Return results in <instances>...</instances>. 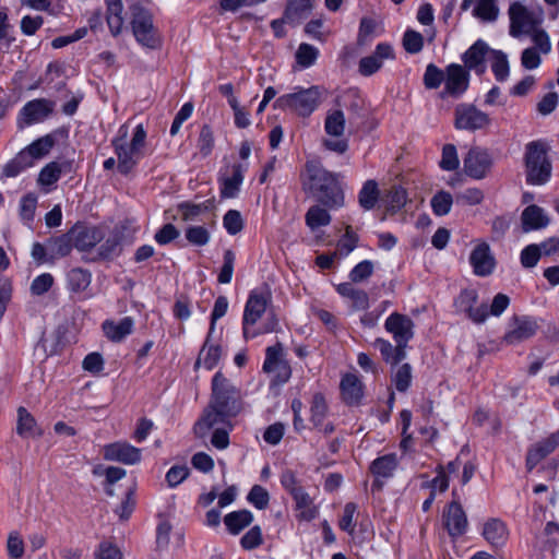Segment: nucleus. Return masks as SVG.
Segmentation results:
<instances>
[{"label":"nucleus","mask_w":559,"mask_h":559,"mask_svg":"<svg viewBox=\"0 0 559 559\" xmlns=\"http://www.w3.org/2000/svg\"><path fill=\"white\" fill-rule=\"evenodd\" d=\"M483 535L492 546L499 547L506 543L508 538V530L502 521L491 519L485 523Z\"/></svg>","instance_id":"c9c22d12"},{"label":"nucleus","mask_w":559,"mask_h":559,"mask_svg":"<svg viewBox=\"0 0 559 559\" xmlns=\"http://www.w3.org/2000/svg\"><path fill=\"white\" fill-rule=\"evenodd\" d=\"M254 516L251 511L247 509L229 512L224 518L226 530L231 535L240 534L246 527L250 526Z\"/></svg>","instance_id":"2f4dec72"},{"label":"nucleus","mask_w":559,"mask_h":559,"mask_svg":"<svg viewBox=\"0 0 559 559\" xmlns=\"http://www.w3.org/2000/svg\"><path fill=\"white\" fill-rule=\"evenodd\" d=\"M444 92L454 97L462 95L468 87L469 72H445Z\"/></svg>","instance_id":"e433bc0d"},{"label":"nucleus","mask_w":559,"mask_h":559,"mask_svg":"<svg viewBox=\"0 0 559 559\" xmlns=\"http://www.w3.org/2000/svg\"><path fill=\"white\" fill-rule=\"evenodd\" d=\"M248 168V163H234L226 167L225 171L221 169L218 177L221 198L234 199L238 197Z\"/></svg>","instance_id":"ddd939ff"},{"label":"nucleus","mask_w":559,"mask_h":559,"mask_svg":"<svg viewBox=\"0 0 559 559\" xmlns=\"http://www.w3.org/2000/svg\"><path fill=\"white\" fill-rule=\"evenodd\" d=\"M243 407L240 389L217 371L212 378L210 402L194 425L195 435L204 436L218 424L230 425V419L237 417Z\"/></svg>","instance_id":"f257e3e1"},{"label":"nucleus","mask_w":559,"mask_h":559,"mask_svg":"<svg viewBox=\"0 0 559 559\" xmlns=\"http://www.w3.org/2000/svg\"><path fill=\"white\" fill-rule=\"evenodd\" d=\"M443 525L452 538H457L466 533L467 516L459 501L453 500L443 510Z\"/></svg>","instance_id":"6ab92c4d"},{"label":"nucleus","mask_w":559,"mask_h":559,"mask_svg":"<svg viewBox=\"0 0 559 559\" xmlns=\"http://www.w3.org/2000/svg\"><path fill=\"white\" fill-rule=\"evenodd\" d=\"M129 26L138 44L148 49L162 46L163 37L154 23V14L140 1L128 5Z\"/></svg>","instance_id":"f03ea898"},{"label":"nucleus","mask_w":559,"mask_h":559,"mask_svg":"<svg viewBox=\"0 0 559 559\" xmlns=\"http://www.w3.org/2000/svg\"><path fill=\"white\" fill-rule=\"evenodd\" d=\"M62 174V166L58 162H50L39 171L37 183L41 187H50L58 182Z\"/></svg>","instance_id":"49530a36"},{"label":"nucleus","mask_w":559,"mask_h":559,"mask_svg":"<svg viewBox=\"0 0 559 559\" xmlns=\"http://www.w3.org/2000/svg\"><path fill=\"white\" fill-rule=\"evenodd\" d=\"M454 126L459 130L476 131L488 127L489 116L472 104H459L454 110Z\"/></svg>","instance_id":"f8f14e48"},{"label":"nucleus","mask_w":559,"mask_h":559,"mask_svg":"<svg viewBox=\"0 0 559 559\" xmlns=\"http://www.w3.org/2000/svg\"><path fill=\"white\" fill-rule=\"evenodd\" d=\"M498 14L497 0H477L473 9V15L485 22L496 21Z\"/></svg>","instance_id":"a18cd8bd"},{"label":"nucleus","mask_w":559,"mask_h":559,"mask_svg":"<svg viewBox=\"0 0 559 559\" xmlns=\"http://www.w3.org/2000/svg\"><path fill=\"white\" fill-rule=\"evenodd\" d=\"M469 264L476 276H490L496 269L497 261L490 246L483 241L477 243L469 254Z\"/></svg>","instance_id":"2eb2a0df"},{"label":"nucleus","mask_w":559,"mask_h":559,"mask_svg":"<svg viewBox=\"0 0 559 559\" xmlns=\"http://www.w3.org/2000/svg\"><path fill=\"white\" fill-rule=\"evenodd\" d=\"M395 389L399 392H406L412 382V367L409 364H403L399 367L392 378Z\"/></svg>","instance_id":"052dcab7"},{"label":"nucleus","mask_w":559,"mask_h":559,"mask_svg":"<svg viewBox=\"0 0 559 559\" xmlns=\"http://www.w3.org/2000/svg\"><path fill=\"white\" fill-rule=\"evenodd\" d=\"M145 141L146 131L140 123L134 128L130 143L117 145L114 148L118 159L117 169L121 175L127 176L136 167L144 155L142 150L145 146Z\"/></svg>","instance_id":"423d86ee"},{"label":"nucleus","mask_w":559,"mask_h":559,"mask_svg":"<svg viewBox=\"0 0 559 559\" xmlns=\"http://www.w3.org/2000/svg\"><path fill=\"white\" fill-rule=\"evenodd\" d=\"M402 45L406 52L418 53L424 47V36L413 28H407L403 34Z\"/></svg>","instance_id":"09e8293b"},{"label":"nucleus","mask_w":559,"mask_h":559,"mask_svg":"<svg viewBox=\"0 0 559 559\" xmlns=\"http://www.w3.org/2000/svg\"><path fill=\"white\" fill-rule=\"evenodd\" d=\"M548 152V144L542 140L532 141L525 145L523 160L526 183L543 186L550 180L552 164Z\"/></svg>","instance_id":"7ed1b4c3"},{"label":"nucleus","mask_w":559,"mask_h":559,"mask_svg":"<svg viewBox=\"0 0 559 559\" xmlns=\"http://www.w3.org/2000/svg\"><path fill=\"white\" fill-rule=\"evenodd\" d=\"M317 202L332 210L344 204V193L337 176L317 167Z\"/></svg>","instance_id":"6e6552de"},{"label":"nucleus","mask_w":559,"mask_h":559,"mask_svg":"<svg viewBox=\"0 0 559 559\" xmlns=\"http://www.w3.org/2000/svg\"><path fill=\"white\" fill-rule=\"evenodd\" d=\"M342 399L347 405H358L362 397V384L359 379L353 374L347 373L341 380Z\"/></svg>","instance_id":"c756f323"},{"label":"nucleus","mask_w":559,"mask_h":559,"mask_svg":"<svg viewBox=\"0 0 559 559\" xmlns=\"http://www.w3.org/2000/svg\"><path fill=\"white\" fill-rule=\"evenodd\" d=\"M106 12L105 19L112 36H118L124 27L122 0H104Z\"/></svg>","instance_id":"bb28decb"},{"label":"nucleus","mask_w":559,"mask_h":559,"mask_svg":"<svg viewBox=\"0 0 559 559\" xmlns=\"http://www.w3.org/2000/svg\"><path fill=\"white\" fill-rule=\"evenodd\" d=\"M430 204L437 216H444L451 211L453 204L452 194L448 191H439L431 198Z\"/></svg>","instance_id":"8fccbe9b"},{"label":"nucleus","mask_w":559,"mask_h":559,"mask_svg":"<svg viewBox=\"0 0 559 559\" xmlns=\"http://www.w3.org/2000/svg\"><path fill=\"white\" fill-rule=\"evenodd\" d=\"M55 106L56 103L48 98H36L27 102L19 111L17 128L22 130L45 121L53 114Z\"/></svg>","instance_id":"1a4fd4ad"},{"label":"nucleus","mask_w":559,"mask_h":559,"mask_svg":"<svg viewBox=\"0 0 559 559\" xmlns=\"http://www.w3.org/2000/svg\"><path fill=\"white\" fill-rule=\"evenodd\" d=\"M395 59V51L390 43H379L373 52L359 61L358 70H380L385 60Z\"/></svg>","instance_id":"393cba45"},{"label":"nucleus","mask_w":559,"mask_h":559,"mask_svg":"<svg viewBox=\"0 0 559 559\" xmlns=\"http://www.w3.org/2000/svg\"><path fill=\"white\" fill-rule=\"evenodd\" d=\"M180 233L177 227L171 223H167L155 233L154 240L158 245L165 246L177 239Z\"/></svg>","instance_id":"338daca9"},{"label":"nucleus","mask_w":559,"mask_h":559,"mask_svg":"<svg viewBox=\"0 0 559 559\" xmlns=\"http://www.w3.org/2000/svg\"><path fill=\"white\" fill-rule=\"evenodd\" d=\"M325 132L331 136H342L345 130V118L342 110L330 112L324 121Z\"/></svg>","instance_id":"de8ad7c7"},{"label":"nucleus","mask_w":559,"mask_h":559,"mask_svg":"<svg viewBox=\"0 0 559 559\" xmlns=\"http://www.w3.org/2000/svg\"><path fill=\"white\" fill-rule=\"evenodd\" d=\"M274 107L283 110L289 109L301 117H309L314 110L313 87L282 95L275 100Z\"/></svg>","instance_id":"9d476101"},{"label":"nucleus","mask_w":559,"mask_h":559,"mask_svg":"<svg viewBox=\"0 0 559 559\" xmlns=\"http://www.w3.org/2000/svg\"><path fill=\"white\" fill-rule=\"evenodd\" d=\"M198 147L200 153L203 156H209L214 147V136L213 131L210 126L205 124L202 127L199 139H198Z\"/></svg>","instance_id":"0e129e2a"},{"label":"nucleus","mask_w":559,"mask_h":559,"mask_svg":"<svg viewBox=\"0 0 559 559\" xmlns=\"http://www.w3.org/2000/svg\"><path fill=\"white\" fill-rule=\"evenodd\" d=\"M465 70H510L508 55L478 38L462 55Z\"/></svg>","instance_id":"20e7f679"},{"label":"nucleus","mask_w":559,"mask_h":559,"mask_svg":"<svg viewBox=\"0 0 559 559\" xmlns=\"http://www.w3.org/2000/svg\"><path fill=\"white\" fill-rule=\"evenodd\" d=\"M540 259V247L538 245H528L522 251L520 255L521 264L523 267H534Z\"/></svg>","instance_id":"69168bd1"},{"label":"nucleus","mask_w":559,"mask_h":559,"mask_svg":"<svg viewBox=\"0 0 559 559\" xmlns=\"http://www.w3.org/2000/svg\"><path fill=\"white\" fill-rule=\"evenodd\" d=\"M524 231L537 230L548 226L549 218L545 211L535 204L526 206L521 215Z\"/></svg>","instance_id":"c85d7f7f"},{"label":"nucleus","mask_w":559,"mask_h":559,"mask_svg":"<svg viewBox=\"0 0 559 559\" xmlns=\"http://www.w3.org/2000/svg\"><path fill=\"white\" fill-rule=\"evenodd\" d=\"M397 464L399 462L396 454L389 453L373 460L369 469L374 477L388 479L393 476Z\"/></svg>","instance_id":"f704fd0d"},{"label":"nucleus","mask_w":559,"mask_h":559,"mask_svg":"<svg viewBox=\"0 0 559 559\" xmlns=\"http://www.w3.org/2000/svg\"><path fill=\"white\" fill-rule=\"evenodd\" d=\"M73 248V239L70 235V230L60 236L50 238L48 240V253L50 263L57 259L69 255Z\"/></svg>","instance_id":"72a5a7b5"},{"label":"nucleus","mask_w":559,"mask_h":559,"mask_svg":"<svg viewBox=\"0 0 559 559\" xmlns=\"http://www.w3.org/2000/svg\"><path fill=\"white\" fill-rule=\"evenodd\" d=\"M379 198L378 183L374 180H367L358 194V201L364 210H371L374 207Z\"/></svg>","instance_id":"c03bdc74"},{"label":"nucleus","mask_w":559,"mask_h":559,"mask_svg":"<svg viewBox=\"0 0 559 559\" xmlns=\"http://www.w3.org/2000/svg\"><path fill=\"white\" fill-rule=\"evenodd\" d=\"M283 348L281 344L270 346L265 350V359L263 370L265 372H274L277 368L284 371L283 380L287 381L290 377V368L285 360L282 359Z\"/></svg>","instance_id":"7c9ffc66"},{"label":"nucleus","mask_w":559,"mask_h":559,"mask_svg":"<svg viewBox=\"0 0 559 559\" xmlns=\"http://www.w3.org/2000/svg\"><path fill=\"white\" fill-rule=\"evenodd\" d=\"M539 329L538 321L530 316L514 317L513 328L506 333L504 341L510 345L521 343L533 337Z\"/></svg>","instance_id":"412c9836"},{"label":"nucleus","mask_w":559,"mask_h":559,"mask_svg":"<svg viewBox=\"0 0 559 559\" xmlns=\"http://www.w3.org/2000/svg\"><path fill=\"white\" fill-rule=\"evenodd\" d=\"M104 459L126 465H134L141 461L142 451L129 442L117 441L104 447Z\"/></svg>","instance_id":"a211bd4d"},{"label":"nucleus","mask_w":559,"mask_h":559,"mask_svg":"<svg viewBox=\"0 0 559 559\" xmlns=\"http://www.w3.org/2000/svg\"><path fill=\"white\" fill-rule=\"evenodd\" d=\"M16 433L22 438L41 436L34 416L23 406L17 408Z\"/></svg>","instance_id":"4c0bfd02"},{"label":"nucleus","mask_w":559,"mask_h":559,"mask_svg":"<svg viewBox=\"0 0 559 559\" xmlns=\"http://www.w3.org/2000/svg\"><path fill=\"white\" fill-rule=\"evenodd\" d=\"M185 236L189 243L198 247L207 245L211 239L210 231L204 226H189Z\"/></svg>","instance_id":"864d4df0"},{"label":"nucleus","mask_w":559,"mask_h":559,"mask_svg":"<svg viewBox=\"0 0 559 559\" xmlns=\"http://www.w3.org/2000/svg\"><path fill=\"white\" fill-rule=\"evenodd\" d=\"M463 166L467 176L483 179L492 166V158L486 150L473 147L464 157Z\"/></svg>","instance_id":"f3484780"},{"label":"nucleus","mask_w":559,"mask_h":559,"mask_svg":"<svg viewBox=\"0 0 559 559\" xmlns=\"http://www.w3.org/2000/svg\"><path fill=\"white\" fill-rule=\"evenodd\" d=\"M384 328L393 335L395 342L408 343L414 336L412 319L397 312L386 318Z\"/></svg>","instance_id":"5701e85b"},{"label":"nucleus","mask_w":559,"mask_h":559,"mask_svg":"<svg viewBox=\"0 0 559 559\" xmlns=\"http://www.w3.org/2000/svg\"><path fill=\"white\" fill-rule=\"evenodd\" d=\"M374 265L370 260H364L353 267L349 272L350 283H361L369 278L373 273Z\"/></svg>","instance_id":"680f3d73"},{"label":"nucleus","mask_w":559,"mask_h":559,"mask_svg":"<svg viewBox=\"0 0 559 559\" xmlns=\"http://www.w3.org/2000/svg\"><path fill=\"white\" fill-rule=\"evenodd\" d=\"M213 207L212 200H206L202 203L181 202L178 204V212L181 214V218L185 222H193L206 212H210Z\"/></svg>","instance_id":"79ce46f5"},{"label":"nucleus","mask_w":559,"mask_h":559,"mask_svg":"<svg viewBox=\"0 0 559 559\" xmlns=\"http://www.w3.org/2000/svg\"><path fill=\"white\" fill-rule=\"evenodd\" d=\"M53 276L50 273H43L36 276L31 284V293L34 296L46 294L53 285Z\"/></svg>","instance_id":"e2e57ef3"},{"label":"nucleus","mask_w":559,"mask_h":559,"mask_svg":"<svg viewBox=\"0 0 559 559\" xmlns=\"http://www.w3.org/2000/svg\"><path fill=\"white\" fill-rule=\"evenodd\" d=\"M559 447V429L547 438L532 444L526 453L525 466L528 472L533 471L545 457L551 454Z\"/></svg>","instance_id":"aec40b11"},{"label":"nucleus","mask_w":559,"mask_h":559,"mask_svg":"<svg viewBox=\"0 0 559 559\" xmlns=\"http://www.w3.org/2000/svg\"><path fill=\"white\" fill-rule=\"evenodd\" d=\"M240 546L243 550H253L263 544L262 530L259 525L252 526L241 538Z\"/></svg>","instance_id":"6e6d98bb"},{"label":"nucleus","mask_w":559,"mask_h":559,"mask_svg":"<svg viewBox=\"0 0 559 559\" xmlns=\"http://www.w3.org/2000/svg\"><path fill=\"white\" fill-rule=\"evenodd\" d=\"M214 332L209 331L204 344L199 353V356L194 362V370L199 369L201 365L206 370L214 369L221 359L222 347L218 344H212V336Z\"/></svg>","instance_id":"a878e982"},{"label":"nucleus","mask_w":559,"mask_h":559,"mask_svg":"<svg viewBox=\"0 0 559 559\" xmlns=\"http://www.w3.org/2000/svg\"><path fill=\"white\" fill-rule=\"evenodd\" d=\"M123 234L120 230H114L97 247L96 253L93 255H82L85 263H96L100 261H112L122 252Z\"/></svg>","instance_id":"dca6fc26"},{"label":"nucleus","mask_w":559,"mask_h":559,"mask_svg":"<svg viewBox=\"0 0 559 559\" xmlns=\"http://www.w3.org/2000/svg\"><path fill=\"white\" fill-rule=\"evenodd\" d=\"M70 235L73 239L74 249L84 253L83 255H93L92 250L105 238L102 227L88 226L82 223H76L70 229Z\"/></svg>","instance_id":"9b49d317"},{"label":"nucleus","mask_w":559,"mask_h":559,"mask_svg":"<svg viewBox=\"0 0 559 559\" xmlns=\"http://www.w3.org/2000/svg\"><path fill=\"white\" fill-rule=\"evenodd\" d=\"M280 480L281 485L292 495L296 502V509L299 511L297 518L306 522L314 519V510L310 508L311 497L306 491V487L297 473L292 469H285L281 474Z\"/></svg>","instance_id":"0eeeda50"},{"label":"nucleus","mask_w":559,"mask_h":559,"mask_svg":"<svg viewBox=\"0 0 559 559\" xmlns=\"http://www.w3.org/2000/svg\"><path fill=\"white\" fill-rule=\"evenodd\" d=\"M478 301V293L474 288L462 289L454 299V307L457 312L465 313L466 317L476 324L484 323L488 318V306L481 304L475 307Z\"/></svg>","instance_id":"4468645a"},{"label":"nucleus","mask_w":559,"mask_h":559,"mask_svg":"<svg viewBox=\"0 0 559 559\" xmlns=\"http://www.w3.org/2000/svg\"><path fill=\"white\" fill-rule=\"evenodd\" d=\"M134 320L131 317H124L120 321L115 322L106 320L103 322V331L108 340L119 343L123 341L133 331Z\"/></svg>","instance_id":"cd10ccee"},{"label":"nucleus","mask_w":559,"mask_h":559,"mask_svg":"<svg viewBox=\"0 0 559 559\" xmlns=\"http://www.w3.org/2000/svg\"><path fill=\"white\" fill-rule=\"evenodd\" d=\"M311 11L310 0H288L284 11L288 24H300Z\"/></svg>","instance_id":"58836bf2"},{"label":"nucleus","mask_w":559,"mask_h":559,"mask_svg":"<svg viewBox=\"0 0 559 559\" xmlns=\"http://www.w3.org/2000/svg\"><path fill=\"white\" fill-rule=\"evenodd\" d=\"M236 254L231 249L224 251L223 265L217 275V282L219 284H229L233 278L235 267Z\"/></svg>","instance_id":"3c124183"},{"label":"nucleus","mask_w":559,"mask_h":559,"mask_svg":"<svg viewBox=\"0 0 559 559\" xmlns=\"http://www.w3.org/2000/svg\"><path fill=\"white\" fill-rule=\"evenodd\" d=\"M94 555L96 559H122V555L118 547L109 542H102Z\"/></svg>","instance_id":"774afa93"},{"label":"nucleus","mask_w":559,"mask_h":559,"mask_svg":"<svg viewBox=\"0 0 559 559\" xmlns=\"http://www.w3.org/2000/svg\"><path fill=\"white\" fill-rule=\"evenodd\" d=\"M377 28V22L372 17L364 16L360 19L357 34V45L366 46L371 39Z\"/></svg>","instance_id":"603ef678"},{"label":"nucleus","mask_w":559,"mask_h":559,"mask_svg":"<svg viewBox=\"0 0 559 559\" xmlns=\"http://www.w3.org/2000/svg\"><path fill=\"white\" fill-rule=\"evenodd\" d=\"M92 282V273L83 267H73L67 274V285L72 293L85 292Z\"/></svg>","instance_id":"ea45409f"},{"label":"nucleus","mask_w":559,"mask_h":559,"mask_svg":"<svg viewBox=\"0 0 559 559\" xmlns=\"http://www.w3.org/2000/svg\"><path fill=\"white\" fill-rule=\"evenodd\" d=\"M247 500L258 510H264L269 506L270 495L265 488L260 485H254L250 489Z\"/></svg>","instance_id":"13d9d810"},{"label":"nucleus","mask_w":559,"mask_h":559,"mask_svg":"<svg viewBox=\"0 0 559 559\" xmlns=\"http://www.w3.org/2000/svg\"><path fill=\"white\" fill-rule=\"evenodd\" d=\"M33 166V160L22 150L3 166L1 177L14 178Z\"/></svg>","instance_id":"a19ab883"},{"label":"nucleus","mask_w":559,"mask_h":559,"mask_svg":"<svg viewBox=\"0 0 559 559\" xmlns=\"http://www.w3.org/2000/svg\"><path fill=\"white\" fill-rule=\"evenodd\" d=\"M354 283H342L336 287L337 293L345 298L352 300V308L357 311L367 310L369 308L368 294L359 288H356Z\"/></svg>","instance_id":"473e14b6"},{"label":"nucleus","mask_w":559,"mask_h":559,"mask_svg":"<svg viewBox=\"0 0 559 559\" xmlns=\"http://www.w3.org/2000/svg\"><path fill=\"white\" fill-rule=\"evenodd\" d=\"M223 226L226 231L235 236L243 229V219L237 210H228L223 217Z\"/></svg>","instance_id":"5fc2aeb1"},{"label":"nucleus","mask_w":559,"mask_h":559,"mask_svg":"<svg viewBox=\"0 0 559 559\" xmlns=\"http://www.w3.org/2000/svg\"><path fill=\"white\" fill-rule=\"evenodd\" d=\"M459 165L460 160L455 145L445 144L442 148L441 160L439 162L440 168L447 171H453L457 169Z\"/></svg>","instance_id":"4d7b16f0"},{"label":"nucleus","mask_w":559,"mask_h":559,"mask_svg":"<svg viewBox=\"0 0 559 559\" xmlns=\"http://www.w3.org/2000/svg\"><path fill=\"white\" fill-rule=\"evenodd\" d=\"M59 138H68V130L66 128H58L52 132L36 139L23 150L33 163H35L36 159H40L49 154Z\"/></svg>","instance_id":"4be33fe9"},{"label":"nucleus","mask_w":559,"mask_h":559,"mask_svg":"<svg viewBox=\"0 0 559 559\" xmlns=\"http://www.w3.org/2000/svg\"><path fill=\"white\" fill-rule=\"evenodd\" d=\"M38 197L34 192H28L24 194L19 204V216L22 223L32 227V223L35 217V211L37 207Z\"/></svg>","instance_id":"37998d69"},{"label":"nucleus","mask_w":559,"mask_h":559,"mask_svg":"<svg viewBox=\"0 0 559 559\" xmlns=\"http://www.w3.org/2000/svg\"><path fill=\"white\" fill-rule=\"evenodd\" d=\"M509 17L510 34L512 36H518L527 31L534 23L532 13L519 1H514L510 4Z\"/></svg>","instance_id":"b1692460"},{"label":"nucleus","mask_w":559,"mask_h":559,"mask_svg":"<svg viewBox=\"0 0 559 559\" xmlns=\"http://www.w3.org/2000/svg\"><path fill=\"white\" fill-rule=\"evenodd\" d=\"M270 302V292L263 289H253L250 292L242 316V333L245 338L254 337L260 333L274 331L276 322L267 324L263 331L253 332L251 334L249 332V326L254 325L262 318Z\"/></svg>","instance_id":"39448f33"},{"label":"nucleus","mask_w":559,"mask_h":559,"mask_svg":"<svg viewBox=\"0 0 559 559\" xmlns=\"http://www.w3.org/2000/svg\"><path fill=\"white\" fill-rule=\"evenodd\" d=\"M301 188L307 198L314 197V162L308 160L300 174Z\"/></svg>","instance_id":"bf43d9fd"}]
</instances>
